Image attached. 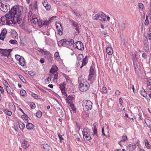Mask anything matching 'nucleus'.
I'll return each mask as SVG.
<instances>
[{"instance_id": "nucleus-1", "label": "nucleus", "mask_w": 151, "mask_h": 151, "mask_svg": "<svg viewBox=\"0 0 151 151\" xmlns=\"http://www.w3.org/2000/svg\"><path fill=\"white\" fill-rule=\"evenodd\" d=\"M9 12L14 18H17L18 24L21 23L22 20V10L19 6H14L11 9Z\"/></svg>"}, {"instance_id": "nucleus-2", "label": "nucleus", "mask_w": 151, "mask_h": 151, "mask_svg": "<svg viewBox=\"0 0 151 151\" xmlns=\"http://www.w3.org/2000/svg\"><path fill=\"white\" fill-rule=\"evenodd\" d=\"M74 42L72 39L70 40L69 41L66 39H62L58 42V45L60 47L62 46L68 47L72 45Z\"/></svg>"}, {"instance_id": "nucleus-3", "label": "nucleus", "mask_w": 151, "mask_h": 151, "mask_svg": "<svg viewBox=\"0 0 151 151\" xmlns=\"http://www.w3.org/2000/svg\"><path fill=\"white\" fill-rule=\"evenodd\" d=\"M90 87L89 83L86 81H84L80 83L79 88L81 91L85 92L87 91Z\"/></svg>"}, {"instance_id": "nucleus-4", "label": "nucleus", "mask_w": 151, "mask_h": 151, "mask_svg": "<svg viewBox=\"0 0 151 151\" xmlns=\"http://www.w3.org/2000/svg\"><path fill=\"white\" fill-rule=\"evenodd\" d=\"M82 105L84 109L87 110H90L92 109V102L89 100H84L82 101Z\"/></svg>"}, {"instance_id": "nucleus-5", "label": "nucleus", "mask_w": 151, "mask_h": 151, "mask_svg": "<svg viewBox=\"0 0 151 151\" xmlns=\"http://www.w3.org/2000/svg\"><path fill=\"white\" fill-rule=\"evenodd\" d=\"M28 20L31 22V23L35 24L38 22V19L36 15L30 11L29 13Z\"/></svg>"}, {"instance_id": "nucleus-6", "label": "nucleus", "mask_w": 151, "mask_h": 151, "mask_svg": "<svg viewBox=\"0 0 151 151\" xmlns=\"http://www.w3.org/2000/svg\"><path fill=\"white\" fill-rule=\"evenodd\" d=\"M84 140L86 141H87L91 139L89 134L90 130L88 128H85L83 129L82 131Z\"/></svg>"}, {"instance_id": "nucleus-7", "label": "nucleus", "mask_w": 151, "mask_h": 151, "mask_svg": "<svg viewBox=\"0 0 151 151\" xmlns=\"http://www.w3.org/2000/svg\"><path fill=\"white\" fill-rule=\"evenodd\" d=\"M7 14V17L8 21H9V25H10L12 24H15L17 23L18 20L17 19V18H14L9 12V14Z\"/></svg>"}, {"instance_id": "nucleus-8", "label": "nucleus", "mask_w": 151, "mask_h": 151, "mask_svg": "<svg viewBox=\"0 0 151 151\" xmlns=\"http://www.w3.org/2000/svg\"><path fill=\"white\" fill-rule=\"evenodd\" d=\"M57 67H52L50 70V73H52V75L50 76H54L53 78L54 79H57L58 78V75L57 72L58 70Z\"/></svg>"}, {"instance_id": "nucleus-9", "label": "nucleus", "mask_w": 151, "mask_h": 151, "mask_svg": "<svg viewBox=\"0 0 151 151\" xmlns=\"http://www.w3.org/2000/svg\"><path fill=\"white\" fill-rule=\"evenodd\" d=\"M73 47L78 50H83L84 49V47L83 43L81 41L76 42L73 45Z\"/></svg>"}, {"instance_id": "nucleus-10", "label": "nucleus", "mask_w": 151, "mask_h": 151, "mask_svg": "<svg viewBox=\"0 0 151 151\" xmlns=\"http://www.w3.org/2000/svg\"><path fill=\"white\" fill-rule=\"evenodd\" d=\"M126 23L124 22H118L115 24L116 27L118 28L119 30L124 29L126 27Z\"/></svg>"}, {"instance_id": "nucleus-11", "label": "nucleus", "mask_w": 151, "mask_h": 151, "mask_svg": "<svg viewBox=\"0 0 151 151\" xmlns=\"http://www.w3.org/2000/svg\"><path fill=\"white\" fill-rule=\"evenodd\" d=\"M56 27L58 32V34L60 35L63 34V29L61 24L60 23L56 24Z\"/></svg>"}, {"instance_id": "nucleus-12", "label": "nucleus", "mask_w": 151, "mask_h": 151, "mask_svg": "<svg viewBox=\"0 0 151 151\" xmlns=\"http://www.w3.org/2000/svg\"><path fill=\"white\" fill-rule=\"evenodd\" d=\"M7 14H6L5 16L1 17V23L2 25H9V22H8L7 17Z\"/></svg>"}, {"instance_id": "nucleus-13", "label": "nucleus", "mask_w": 151, "mask_h": 151, "mask_svg": "<svg viewBox=\"0 0 151 151\" xmlns=\"http://www.w3.org/2000/svg\"><path fill=\"white\" fill-rule=\"evenodd\" d=\"M0 9L2 11L4 12H7L9 8V5L7 4H4L3 3L0 4Z\"/></svg>"}, {"instance_id": "nucleus-14", "label": "nucleus", "mask_w": 151, "mask_h": 151, "mask_svg": "<svg viewBox=\"0 0 151 151\" xmlns=\"http://www.w3.org/2000/svg\"><path fill=\"white\" fill-rule=\"evenodd\" d=\"M22 147L24 149L27 148L29 146V143L24 140H22Z\"/></svg>"}, {"instance_id": "nucleus-15", "label": "nucleus", "mask_w": 151, "mask_h": 151, "mask_svg": "<svg viewBox=\"0 0 151 151\" xmlns=\"http://www.w3.org/2000/svg\"><path fill=\"white\" fill-rule=\"evenodd\" d=\"M7 32V31L6 29H4L2 30L0 35V38L1 40H4Z\"/></svg>"}, {"instance_id": "nucleus-16", "label": "nucleus", "mask_w": 151, "mask_h": 151, "mask_svg": "<svg viewBox=\"0 0 151 151\" xmlns=\"http://www.w3.org/2000/svg\"><path fill=\"white\" fill-rule=\"evenodd\" d=\"M6 88L8 93L10 95L13 94L14 90L10 86H7Z\"/></svg>"}, {"instance_id": "nucleus-17", "label": "nucleus", "mask_w": 151, "mask_h": 151, "mask_svg": "<svg viewBox=\"0 0 151 151\" xmlns=\"http://www.w3.org/2000/svg\"><path fill=\"white\" fill-rule=\"evenodd\" d=\"M43 4L44 6L45 7L46 9L47 10H49L50 8V4H48L47 1H45L43 2Z\"/></svg>"}, {"instance_id": "nucleus-18", "label": "nucleus", "mask_w": 151, "mask_h": 151, "mask_svg": "<svg viewBox=\"0 0 151 151\" xmlns=\"http://www.w3.org/2000/svg\"><path fill=\"white\" fill-rule=\"evenodd\" d=\"M106 53L109 55H111L113 53V50L111 47H108L106 48Z\"/></svg>"}, {"instance_id": "nucleus-19", "label": "nucleus", "mask_w": 151, "mask_h": 151, "mask_svg": "<svg viewBox=\"0 0 151 151\" xmlns=\"http://www.w3.org/2000/svg\"><path fill=\"white\" fill-rule=\"evenodd\" d=\"M88 60L87 56H86L85 58L83 59L82 61H81V63L82 65L81 66H83L86 64Z\"/></svg>"}, {"instance_id": "nucleus-20", "label": "nucleus", "mask_w": 151, "mask_h": 151, "mask_svg": "<svg viewBox=\"0 0 151 151\" xmlns=\"http://www.w3.org/2000/svg\"><path fill=\"white\" fill-rule=\"evenodd\" d=\"M34 125L31 123H28L26 125V127L27 129L31 130L34 127Z\"/></svg>"}, {"instance_id": "nucleus-21", "label": "nucleus", "mask_w": 151, "mask_h": 151, "mask_svg": "<svg viewBox=\"0 0 151 151\" xmlns=\"http://www.w3.org/2000/svg\"><path fill=\"white\" fill-rule=\"evenodd\" d=\"M10 53V52L9 50H7L6 49L3 50L2 54L3 55L6 57L8 58Z\"/></svg>"}, {"instance_id": "nucleus-22", "label": "nucleus", "mask_w": 151, "mask_h": 151, "mask_svg": "<svg viewBox=\"0 0 151 151\" xmlns=\"http://www.w3.org/2000/svg\"><path fill=\"white\" fill-rule=\"evenodd\" d=\"M11 35L12 37L14 38L17 39L18 38L17 34L15 30H13L11 31Z\"/></svg>"}, {"instance_id": "nucleus-23", "label": "nucleus", "mask_w": 151, "mask_h": 151, "mask_svg": "<svg viewBox=\"0 0 151 151\" xmlns=\"http://www.w3.org/2000/svg\"><path fill=\"white\" fill-rule=\"evenodd\" d=\"M73 98L71 96H69L66 99L67 102L70 104H71L73 102Z\"/></svg>"}, {"instance_id": "nucleus-24", "label": "nucleus", "mask_w": 151, "mask_h": 151, "mask_svg": "<svg viewBox=\"0 0 151 151\" xmlns=\"http://www.w3.org/2000/svg\"><path fill=\"white\" fill-rule=\"evenodd\" d=\"M19 64L22 66H24L26 65V61L23 57L21 58L19 62Z\"/></svg>"}, {"instance_id": "nucleus-25", "label": "nucleus", "mask_w": 151, "mask_h": 151, "mask_svg": "<svg viewBox=\"0 0 151 151\" xmlns=\"http://www.w3.org/2000/svg\"><path fill=\"white\" fill-rule=\"evenodd\" d=\"M42 146L45 151H48L50 149V146L47 144H44L42 145Z\"/></svg>"}, {"instance_id": "nucleus-26", "label": "nucleus", "mask_w": 151, "mask_h": 151, "mask_svg": "<svg viewBox=\"0 0 151 151\" xmlns=\"http://www.w3.org/2000/svg\"><path fill=\"white\" fill-rule=\"evenodd\" d=\"M22 70H23L27 74H29L31 76H34L35 75V73L32 71H28L27 70H24L23 69H22Z\"/></svg>"}, {"instance_id": "nucleus-27", "label": "nucleus", "mask_w": 151, "mask_h": 151, "mask_svg": "<svg viewBox=\"0 0 151 151\" xmlns=\"http://www.w3.org/2000/svg\"><path fill=\"white\" fill-rule=\"evenodd\" d=\"M145 120L147 126L149 128H151V121L147 119H145Z\"/></svg>"}, {"instance_id": "nucleus-28", "label": "nucleus", "mask_w": 151, "mask_h": 151, "mask_svg": "<svg viewBox=\"0 0 151 151\" xmlns=\"http://www.w3.org/2000/svg\"><path fill=\"white\" fill-rule=\"evenodd\" d=\"M29 7L30 9H32V10H36L37 8V3H35L33 5H30Z\"/></svg>"}, {"instance_id": "nucleus-29", "label": "nucleus", "mask_w": 151, "mask_h": 151, "mask_svg": "<svg viewBox=\"0 0 151 151\" xmlns=\"http://www.w3.org/2000/svg\"><path fill=\"white\" fill-rule=\"evenodd\" d=\"M89 71V74H92L94 75L96 72L95 67H91Z\"/></svg>"}, {"instance_id": "nucleus-30", "label": "nucleus", "mask_w": 151, "mask_h": 151, "mask_svg": "<svg viewBox=\"0 0 151 151\" xmlns=\"http://www.w3.org/2000/svg\"><path fill=\"white\" fill-rule=\"evenodd\" d=\"M83 59V55L81 54H79L78 55L77 59L78 61V63H81V61H82V60Z\"/></svg>"}, {"instance_id": "nucleus-31", "label": "nucleus", "mask_w": 151, "mask_h": 151, "mask_svg": "<svg viewBox=\"0 0 151 151\" xmlns=\"http://www.w3.org/2000/svg\"><path fill=\"white\" fill-rule=\"evenodd\" d=\"M54 57V58L56 59L57 60H59L60 59V57L59 55V53L58 52H56L55 54Z\"/></svg>"}, {"instance_id": "nucleus-32", "label": "nucleus", "mask_w": 151, "mask_h": 151, "mask_svg": "<svg viewBox=\"0 0 151 151\" xmlns=\"http://www.w3.org/2000/svg\"><path fill=\"white\" fill-rule=\"evenodd\" d=\"M101 16V17L103 19V21L106 20V15L104 13L101 12V14L99 15Z\"/></svg>"}, {"instance_id": "nucleus-33", "label": "nucleus", "mask_w": 151, "mask_h": 151, "mask_svg": "<svg viewBox=\"0 0 151 151\" xmlns=\"http://www.w3.org/2000/svg\"><path fill=\"white\" fill-rule=\"evenodd\" d=\"M140 67H134L135 72L138 74L141 73Z\"/></svg>"}, {"instance_id": "nucleus-34", "label": "nucleus", "mask_w": 151, "mask_h": 151, "mask_svg": "<svg viewBox=\"0 0 151 151\" xmlns=\"http://www.w3.org/2000/svg\"><path fill=\"white\" fill-rule=\"evenodd\" d=\"M145 143L147 148L148 149H150V145L149 144L148 140L147 139H145Z\"/></svg>"}, {"instance_id": "nucleus-35", "label": "nucleus", "mask_w": 151, "mask_h": 151, "mask_svg": "<svg viewBox=\"0 0 151 151\" xmlns=\"http://www.w3.org/2000/svg\"><path fill=\"white\" fill-rule=\"evenodd\" d=\"M65 85L64 84L60 85V88L62 93L65 92Z\"/></svg>"}, {"instance_id": "nucleus-36", "label": "nucleus", "mask_w": 151, "mask_h": 151, "mask_svg": "<svg viewBox=\"0 0 151 151\" xmlns=\"http://www.w3.org/2000/svg\"><path fill=\"white\" fill-rule=\"evenodd\" d=\"M140 94L142 96L144 97H146L147 96V93L145 90L144 89H142V90H141L140 91Z\"/></svg>"}, {"instance_id": "nucleus-37", "label": "nucleus", "mask_w": 151, "mask_h": 151, "mask_svg": "<svg viewBox=\"0 0 151 151\" xmlns=\"http://www.w3.org/2000/svg\"><path fill=\"white\" fill-rule=\"evenodd\" d=\"M93 126H94V129L93 130V135L94 136H95L96 137H97V128L96 127V125H95L93 124Z\"/></svg>"}, {"instance_id": "nucleus-38", "label": "nucleus", "mask_w": 151, "mask_h": 151, "mask_svg": "<svg viewBox=\"0 0 151 151\" xmlns=\"http://www.w3.org/2000/svg\"><path fill=\"white\" fill-rule=\"evenodd\" d=\"M129 146L130 147L132 150H133L135 149L136 147V145L135 144H130L129 145Z\"/></svg>"}, {"instance_id": "nucleus-39", "label": "nucleus", "mask_w": 151, "mask_h": 151, "mask_svg": "<svg viewBox=\"0 0 151 151\" xmlns=\"http://www.w3.org/2000/svg\"><path fill=\"white\" fill-rule=\"evenodd\" d=\"M127 139V137L126 135H124L122 138V139L120 140V142H124Z\"/></svg>"}, {"instance_id": "nucleus-40", "label": "nucleus", "mask_w": 151, "mask_h": 151, "mask_svg": "<svg viewBox=\"0 0 151 151\" xmlns=\"http://www.w3.org/2000/svg\"><path fill=\"white\" fill-rule=\"evenodd\" d=\"M43 21H42L41 20H38V22H37L38 24L39 27H41L42 26L44 25V24H43Z\"/></svg>"}, {"instance_id": "nucleus-41", "label": "nucleus", "mask_w": 151, "mask_h": 151, "mask_svg": "<svg viewBox=\"0 0 151 151\" xmlns=\"http://www.w3.org/2000/svg\"><path fill=\"white\" fill-rule=\"evenodd\" d=\"M94 76V74H89L88 80L89 81H91V80L93 78Z\"/></svg>"}, {"instance_id": "nucleus-42", "label": "nucleus", "mask_w": 151, "mask_h": 151, "mask_svg": "<svg viewBox=\"0 0 151 151\" xmlns=\"http://www.w3.org/2000/svg\"><path fill=\"white\" fill-rule=\"evenodd\" d=\"M19 127L20 129L22 130L25 127V125L23 123L19 124Z\"/></svg>"}, {"instance_id": "nucleus-43", "label": "nucleus", "mask_w": 151, "mask_h": 151, "mask_svg": "<svg viewBox=\"0 0 151 151\" xmlns=\"http://www.w3.org/2000/svg\"><path fill=\"white\" fill-rule=\"evenodd\" d=\"M30 105L32 109H34L35 108V105L33 102H31L30 103Z\"/></svg>"}, {"instance_id": "nucleus-44", "label": "nucleus", "mask_w": 151, "mask_h": 151, "mask_svg": "<svg viewBox=\"0 0 151 151\" xmlns=\"http://www.w3.org/2000/svg\"><path fill=\"white\" fill-rule=\"evenodd\" d=\"M19 77L20 79L24 83H25L26 82V80L22 75H19Z\"/></svg>"}, {"instance_id": "nucleus-45", "label": "nucleus", "mask_w": 151, "mask_h": 151, "mask_svg": "<svg viewBox=\"0 0 151 151\" xmlns=\"http://www.w3.org/2000/svg\"><path fill=\"white\" fill-rule=\"evenodd\" d=\"M36 115L38 118H40L42 115V113L41 111H39L36 114Z\"/></svg>"}, {"instance_id": "nucleus-46", "label": "nucleus", "mask_w": 151, "mask_h": 151, "mask_svg": "<svg viewBox=\"0 0 151 151\" xmlns=\"http://www.w3.org/2000/svg\"><path fill=\"white\" fill-rule=\"evenodd\" d=\"M99 16L100 15L98 14H96L94 17H93L92 19L93 20H97L99 18Z\"/></svg>"}, {"instance_id": "nucleus-47", "label": "nucleus", "mask_w": 151, "mask_h": 151, "mask_svg": "<svg viewBox=\"0 0 151 151\" xmlns=\"http://www.w3.org/2000/svg\"><path fill=\"white\" fill-rule=\"evenodd\" d=\"M43 24H44V25H47L49 24L51 22L49 20V21L44 20L43 21Z\"/></svg>"}, {"instance_id": "nucleus-48", "label": "nucleus", "mask_w": 151, "mask_h": 151, "mask_svg": "<svg viewBox=\"0 0 151 151\" xmlns=\"http://www.w3.org/2000/svg\"><path fill=\"white\" fill-rule=\"evenodd\" d=\"M20 93L22 96H24L26 94V92L24 90H22L20 91Z\"/></svg>"}, {"instance_id": "nucleus-49", "label": "nucleus", "mask_w": 151, "mask_h": 151, "mask_svg": "<svg viewBox=\"0 0 151 151\" xmlns=\"http://www.w3.org/2000/svg\"><path fill=\"white\" fill-rule=\"evenodd\" d=\"M9 42L10 43L13 44H17V41L15 40H11L9 41Z\"/></svg>"}, {"instance_id": "nucleus-50", "label": "nucleus", "mask_w": 151, "mask_h": 151, "mask_svg": "<svg viewBox=\"0 0 151 151\" xmlns=\"http://www.w3.org/2000/svg\"><path fill=\"white\" fill-rule=\"evenodd\" d=\"M70 107L72 109L73 112L74 113H76V108L75 107L74 105L73 104H70Z\"/></svg>"}, {"instance_id": "nucleus-51", "label": "nucleus", "mask_w": 151, "mask_h": 151, "mask_svg": "<svg viewBox=\"0 0 151 151\" xmlns=\"http://www.w3.org/2000/svg\"><path fill=\"white\" fill-rule=\"evenodd\" d=\"M51 80V78L50 77H48L45 80V82L46 83H50Z\"/></svg>"}, {"instance_id": "nucleus-52", "label": "nucleus", "mask_w": 151, "mask_h": 151, "mask_svg": "<svg viewBox=\"0 0 151 151\" xmlns=\"http://www.w3.org/2000/svg\"><path fill=\"white\" fill-rule=\"evenodd\" d=\"M107 91V90L106 87H104L102 88V92L106 93Z\"/></svg>"}, {"instance_id": "nucleus-53", "label": "nucleus", "mask_w": 151, "mask_h": 151, "mask_svg": "<svg viewBox=\"0 0 151 151\" xmlns=\"http://www.w3.org/2000/svg\"><path fill=\"white\" fill-rule=\"evenodd\" d=\"M72 23L73 25L75 27L79 25L77 23V22H74L73 21H72Z\"/></svg>"}, {"instance_id": "nucleus-54", "label": "nucleus", "mask_w": 151, "mask_h": 151, "mask_svg": "<svg viewBox=\"0 0 151 151\" xmlns=\"http://www.w3.org/2000/svg\"><path fill=\"white\" fill-rule=\"evenodd\" d=\"M74 13L75 14V15L78 17L80 16L81 15V14L79 12H74Z\"/></svg>"}, {"instance_id": "nucleus-55", "label": "nucleus", "mask_w": 151, "mask_h": 151, "mask_svg": "<svg viewBox=\"0 0 151 151\" xmlns=\"http://www.w3.org/2000/svg\"><path fill=\"white\" fill-rule=\"evenodd\" d=\"M45 54L44 55H45V57H47L48 56L50 55L49 52L46 51V50L45 51Z\"/></svg>"}, {"instance_id": "nucleus-56", "label": "nucleus", "mask_w": 151, "mask_h": 151, "mask_svg": "<svg viewBox=\"0 0 151 151\" xmlns=\"http://www.w3.org/2000/svg\"><path fill=\"white\" fill-rule=\"evenodd\" d=\"M80 26V25H79L78 26L75 27V29L76 30L77 32L79 34V27Z\"/></svg>"}, {"instance_id": "nucleus-57", "label": "nucleus", "mask_w": 151, "mask_h": 151, "mask_svg": "<svg viewBox=\"0 0 151 151\" xmlns=\"http://www.w3.org/2000/svg\"><path fill=\"white\" fill-rule=\"evenodd\" d=\"M106 30L105 31H103L101 32L102 35H104V37H105V36H108V35H107V33L106 32Z\"/></svg>"}, {"instance_id": "nucleus-58", "label": "nucleus", "mask_w": 151, "mask_h": 151, "mask_svg": "<svg viewBox=\"0 0 151 151\" xmlns=\"http://www.w3.org/2000/svg\"><path fill=\"white\" fill-rule=\"evenodd\" d=\"M15 58L16 59V60H17L18 59H19V58H21V57H22V56H20V55H15Z\"/></svg>"}, {"instance_id": "nucleus-59", "label": "nucleus", "mask_w": 151, "mask_h": 151, "mask_svg": "<svg viewBox=\"0 0 151 151\" xmlns=\"http://www.w3.org/2000/svg\"><path fill=\"white\" fill-rule=\"evenodd\" d=\"M58 136L59 137V138L60 142H61L62 140H63L64 139L63 138L62 136L60 134H58Z\"/></svg>"}, {"instance_id": "nucleus-60", "label": "nucleus", "mask_w": 151, "mask_h": 151, "mask_svg": "<svg viewBox=\"0 0 151 151\" xmlns=\"http://www.w3.org/2000/svg\"><path fill=\"white\" fill-rule=\"evenodd\" d=\"M139 8L140 9H143V5L141 3H139L138 4Z\"/></svg>"}, {"instance_id": "nucleus-61", "label": "nucleus", "mask_w": 151, "mask_h": 151, "mask_svg": "<svg viewBox=\"0 0 151 151\" xmlns=\"http://www.w3.org/2000/svg\"><path fill=\"white\" fill-rule=\"evenodd\" d=\"M145 24L146 25H147L149 24V22H148V19H147V16L146 17V19L145 22Z\"/></svg>"}, {"instance_id": "nucleus-62", "label": "nucleus", "mask_w": 151, "mask_h": 151, "mask_svg": "<svg viewBox=\"0 0 151 151\" xmlns=\"http://www.w3.org/2000/svg\"><path fill=\"white\" fill-rule=\"evenodd\" d=\"M147 36L149 40H151V33L149 32L147 33Z\"/></svg>"}, {"instance_id": "nucleus-63", "label": "nucleus", "mask_w": 151, "mask_h": 151, "mask_svg": "<svg viewBox=\"0 0 151 151\" xmlns=\"http://www.w3.org/2000/svg\"><path fill=\"white\" fill-rule=\"evenodd\" d=\"M0 90L2 93H3L4 92V90L2 87L0 86Z\"/></svg>"}, {"instance_id": "nucleus-64", "label": "nucleus", "mask_w": 151, "mask_h": 151, "mask_svg": "<svg viewBox=\"0 0 151 151\" xmlns=\"http://www.w3.org/2000/svg\"><path fill=\"white\" fill-rule=\"evenodd\" d=\"M32 96L35 99H37L38 97L37 95L35 94H32Z\"/></svg>"}]
</instances>
